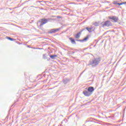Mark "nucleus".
Returning <instances> with one entry per match:
<instances>
[{
  "instance_id": "obj_17",
  "label": "nucleus",
  "mask_w": 126,
  "mask_h": 126,
  "mask_svg": "<svg viewBox=\"0 0 126 126\" xmlns=\"http://www.w3.org/2000/svg\"><path fill=\"white\" fill-rule=\"evenodd\" d=\"M123 4H125V3H124V2L118 3V5H123Z\"/></svg>"
},
{
  "instance_id": "obj_3",
  "label": "nucleus",
  "mask_w": 126,
  "mask_h": 126,
  "mask_svg": "<svg viewBox=\"0 0 126 126\" xmlns=\"http://www.w3.org/2000/svg\"><path fill=\"white\" fill-rule=\"evenodd\" d=\"M109 19L112 21V22H118L119 21V18L115 16H111L108 17Z\"/></svg>"
},
{
  "instance_id": "obj_14",
  "label": "nucleus",
  "mask_w": 126,
  "mask_h": 126,
  "mask_svg": "<svg viewBox=\"0 0 126 126\" xmlns=\"http://www.w3.org/2000/svg\"><path fill=\"white\" fill-rule=\"evenodd\" d=\"M87 39H88V36L86 37L83 40L78 39V40H77V41H79V42H83L84 41H86Z\"/></svg>"
},
{
  "instance_id": "obj_13",
  "label": "nucleus",
  "mask_w": 126,
  "mask_h": 126,
  "mask_svg": "<svg viewBox=\"0 0 126 126\" xmlns=\"http://www.w3.org/2000/svg\"><path fill=\"white\" fill-rule=\"evenodd\" d=\"M69 39L71 41V43H72V44H76L75 40L73 38L70 37Z\"/></svg>"
},
{
  "instance_id": "obj_7",
  "label": "nucleus",
  "mask_w": 126,
  "mask_h": 126,
  "mask_svg": "<svg viewBox=\"0 0 126 126\" xmlns=\"http://www.w3.org/2000/svg\"><path fill=\"white\" fill-rule=\"evenodd\" d=\"M83 31H85V29H83L81 32H79L77 33L76 35H75V38L76 39H79V38L80 37V34H81V32Z\"/></svg>"
},
{
  "instance_id": "obj_8",
  "label": "nucleus",
  "mask_w": 126,
  "mask_h": 126,
  "mask_svg": "<svg viewBox=\"0 0 126 126\" xmlns=\"http://www.w3.org/2000/svg\"><path fill=\"white\" fill-rule=\"evenodd\" d=\"M87 90H88V91H89V92L90 93L92 94V92H93L94 90V87H89Z\"/></svg>"
},
{
  "instance_id": "obj_15",
  "label": "nucleus",
  "mask_w": 126,
  "mask_h": 126,
  "mask_svg": "<svg viewBox=\"0 0 126 126\" xmlns=\"http://www.w3.org/2000/svg\"><path fill=\"white\" fill-rule=\"evenodd\" d=\"M7 39L10 40V41H14V39L10 38V37H7Z\"/></svg>"
},
{
  "instance_id": "obj_9",
  "label": "nucleus",
  "mask_w": 126,
  "mask_h": 126,
  "mask_svg": "<svg viewBox=\"0 0 126 126\" xmlns=\"http://www.w3.org/2000/svg\"><path fill=\"white\" fill-rule=\"evenodd\" d=\"M69 81H70V80L68 78H66L63 79V83H64V84H66L67 83H68Z\"/></svg>"
},
{
  "instance_id": "obj_10",
  "label": "nucleus",
  "mask_w": 126,
  "mask_h": 126,
  "mask_svg": "<svg viewBox=\"0 0 126 126\" xmlns=\"http://www.w3.org/2000/svg\"><path fill=\"white\" fill-rule=\"evenodd\" d=\"M85 30H87V31H88V32H89L90 33H91V32H93V31H94V30H92L93 29V28H89V27H86V28H85Z\"/></svg>"
},
{
  "instance_id": "obj_20",
  "label": "nucleus",
  "mask_w": 126,
  "mask_h": 126,
  "mask_svg": "<svg viewBox=\"0 0 126 126\" xmlns=\"http://www.w3.org/2000/svg\"><path fill=\"white\" fill-rule=\"evenodd\" d=\"M57 18H62V17H61L60 16H58Z\"/></svg>"
},
{
  "instance_id": "obj_6",
  "label": "nucleus",
  "mask_w": 126,
  "mask_h": 126,
  "mask_svg": "<svg viewBox=\"0 0 126 126\" xmlns=\"http://www.w3.org/2000/svg\"><path fill=\"white\" fill-rule=\"evenodd\" d=\"M61 30V28L59 29H53L50 30L49 32H48V33L49 34H52V33H57V32H58V31H60Z\"/></svg>"
},
{
  "instance_id": "obj_12",
  "label": "nucleus",
  "mask_w": 126,
  "mask_h": 126,
  "mask_svg": "<svg viewBox=\"0 0 126 126\" xmlns=\"http://www.w3.org/2000/svg\"><path fill=\"white\" fill-rule=\"evenodd\" d=\"M51 59H52V60H55L57 57H58V55H51L50 56Z\"/></svg>"
},
{
  "instance_id": "obj_11",
  "label": "nucleus",
  "mask_w": 126,
  "mask_h": 126,
  "mask_svg": "<svg viewBox=\"0 0 126 126\" xmlns=\"http://www.w3.org/2000/svg\"><path fill=\"white\" fill-rule=\"evenodd\" d=\"M47 57H48V55H47V54H44L43 55L42 58L44 60H47V61H50V59L48 58Z\"/></svg>"
},
{
  "instance_id": "obj_21",
  "label": "nucleus",
  "mask_w": 126,
  "mask_h": 126,
  "mask_svg": "<svg viewBox=\"0 0 126 126\" xmlns=\"http://www.w3.org/2000/svg\"><path fill=\"white\" fill-rule=\"evenodd\" d=\"M123 3H124V4H126V2H123Z\"/></svg>"
},
{
  "instance_id": "obj_1",
  "label": "nucleus",
  "mask_w": 126,
  "mask_h": 126,
  "mask_svg": "<svg viewBox=\"0 0 126 126\" xmlns=\"http://www.w3.org/2000/svg\"><path fill=\"white\" fill-rule=\"evenodd\" d=\"M100 62H101V58H94L93 60L89 61L88 65H92L94 67H95V66H97Z\"/></svg>"
},
{
  "instance_id": "obj_5",
  "label": "nucleus",
  "mask_w": 126,
  "mask_h": 126,
  "mask_svg": "<svg viewBox=\"0 0 126 126\" xmlns=\"http://www.w3.org/2000/svg\"><path fill=\"white\" fill-rule=\"evenodd\" d=\"M83 94H84V95L85 96H86V97H89V96H91V95H92V93H90L89 91H87V90L83 91Z\"/></svg>"
},
{
  "instance_id": "obj_2",
  "label": "nucleus",
  "mask_w": 126,
  "mask_h": 126,
  "mask_svg": "<svg viewBox=\"0 0 126 126\" xmlns=\"http://www.w3.org/2000/svg\"><path fill=\"white\" fill-rule=\"evenodd\" d=\"M101 25L102 27H109V26H112V23L111 21L107 20L104 22H102Z\"/></svg>"
},
{
  "instance_id": "obj_18",
  "label": "nucleus",
  "mask_w": 126,
  "mask_h": 126,
  "mask_svg": "<svg viewBox=\"0 0 126 126\" xmlns=\"http://www.w3.org/2000/svg\"><path fill=\"white\" fill-rule=\"evenodd\" d=\"M113 4H118L119 5V3L117 1H114L113 2Z\"/></svg>"
},
{
  "instance_id": "obj_19",
  "label": "nucleus",
  "mask_w": 126,
  "mask_h": 126,
  "mask_svg": "<svg viewBox=\"0 0 126 126\" xmlns=\"http://www.w3.org/2000/svg\"><path fill=\"white\" fill-rule=\"evenodd\" d=\"M74 53H75L74 51L70 52V55H73V54H74Z\"/></svg>"
},
{
  "instance_id": "obj_16",
  "label": "nucleus",
  "mask_w": 126,
  "mask_h": 126,
  "mask_svg": "<svg viewBox=\"0 0 126 126\" xmlns=\"http://www.w3.org/2000/svg\"><path fill=\"white\" fill-rule=\"evenodd\" d=\"M93 24L94 26H99V23L97 22H95Z\"/></svg>"
},
{
  "instance_id": "obj_4",
  "label": "nucleus",
  "mask_w": 126,
  "mask_h": 126,
  "mask_svg": "<svg viewBox=\"0 0 126 126\" xmlns=\"http://www.w3.org/2000/svg\"><path fill=\"white\" fill-rule=\"evenodd\" d=\"M46 23H48V19H41L40 20V24L39 26L41 27V26H43L44 24H46Z\"/></svg>"
}]
</instances>
